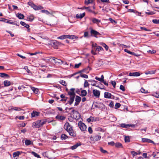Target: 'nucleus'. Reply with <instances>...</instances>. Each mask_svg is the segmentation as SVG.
Listing matches in <instances>:
<instances>
[{"label": "nucleus", "instance_id": "1", "mask_svg": "<svg viewBox=\"0 0 159 159\" xmlns=\"http://www.w3.org/2000/svg\"><path fill=\"white\" fill-rule=\"evenodd\" d=\"M65 129L69 133V135L72 136L75 135V133L74 132L72 127L70 125L68 122L65 123L64 125Z\"/></svg>", "mask_w": 159, "mask_h": 159}, {"label": "nucleus", "instance_id": "2", "mask_svg": "<svg viewBox=\"0 0 159 159\" xmlns=\"http://www.w3.org/2000/svg\"><path fill=\"white\" fill-rule=\"evenodd\" d=\"M49 44L51 45L54 48L57 49L59 45V42L56 40H52L50 41Z\"/></svg>", "mask_w": 159, "mask_h": 159}, {"label": "nucleus", "instance_id": "3", "mask_svg": "<svg viewBox=\"0 0 159 159\" xmlns=\"http://www.w3.org/2000/svg\"><path fill=\"white\" fill-rule=\"evenodd\" d=\"M49 61H54L55 63H58L59 65H61L63 63V61L60 59H57L55 57H53L50 58L49 59Z\"/></svg>", "mask_w": 159, "mask_h": 159}, {"label": "nucleus", "instance_id": "4", "mask_svg": "<svg viewBox=\"0 0 159 159\" xmlns=\"http://www.w3.org/2000/svg\"><path fill=\"white\" fill-rule=\"evenodd\" d=\"M78 125L79 127L82 131H84L86 129V126L82 122H79Z\"/></svg>", "mask_w": 159, "mask_h": 159}, {"label": "nucleus", "instance_id": "5", "mask_svg": "<svg viewBox=\"0 0 159 159\" xmlns=\"http://www.w3.org/2000/svg\"><path fill=\"white\" fill-rule=\"evenodd\" d=\"M90 29L91 30L90 32L91 34V36L95 37L96 38H97V35H101V34L100 33L95 30H93L92 28Z\"/></svg>", "mask_w": 159, "mask_h": 159}, {"label": "nucleus", "instance_id": "6", "mask_svg": "<svg viewBox=\"0 0 159 159\" xmlns=\"http://www.w3.org/2000/svg\"><path fill=\"white\" fill-rule=\"evenodd\" d=\"M120 126L123 128H128L130 127H134L135 125L134 124H126L125 123H122L120 124Z\"/></svg>", "mask_w": 159, "mask_h": 159}, {"label": "nucleus", "instance_id": "7", "mask_svg": "<svg viewBox=\"0 0 159 159\" xmlns=\"http://www.w3.org/2000/svg\"><path fill=\"white\" fill-rule=\"evenodd\" d=\"M32 127L34 128H39L41 127L40 122L38 120L32 123Z\"/></svg>", "mask_w": 159, "mask_h": 159}, {"label": "nucleus", "instance_id": "8", "mask_svg": "<svg viewBox=\"0 0 159 159\" xmlns=\"http://www.w3.org/2000/svg\"><path fill=\"white\" fill-rule=\"evenodd\" d=\"M93 93L95 97L97 98H99L100 97V92L97 89H93Z\"/></svg>", "mask_w": 159, "mask_h": 159}, {"label": "nucleus", "instance_id": "9", "mask_svg": "<svg viewBox=\"0 0 159 159\" xmlns=\"http://www.w3.org/2000/svg\"><path fill=\"white\" fill-rule=\"evenodd\" d=\"M20 24L22 26H25V27L27 29V31L28 32H30V26L29 25L27 24H26V23H25V22H23V21H20Z\"/></svg>", "mask_w": 159, "mask_h": 159}, {"label": "nucleus", "instance_id": "10", "mask_svg": "<svg viewBox=\"0 0 159 159\" xmlns=\"http://www.w3.org/2000/svg\"><path fill=\"white\" fill-rule=\"evenodd\" d=\"M75 89L74 88H71L70 89V91L68 92V94L70 96H75Z\"/></svg>", "mask_w": 159, "mask_h": 159}, {"label": "nucleus", "instance_id": "11", "mask_svg": "<svg viewBox=\"0 0 159 159\" xmlns=\"http://www.w3.org/2000/svg\"><path fill=\"white\" fill-rule=\"evenodd\" d=\"M101 136L98 135L96 134L93 136V137H92V138H93V140L94 141H97L99 140L101 138Z\"/></svg>", "mask_w": 159, "mask_h": 159}, {"label": "nucleus", "instance_id": "12", "mask_svg": "<svg viewBox=\"0 0 159 159\" xmlns=\"http://www.w3.org/2000/svg\"><path fill=\"white\" fill-rule=\"evenodd\" d=\"M142 141L143 143L147 142L151 143H154V142L153 141L148 139L143 138L142 139Z\"/></svg>", "mask_w": 159, "mask_h": 159}, {"label": "nucleus", "instance_id": "13", "mask_svg": "<svg viewBox=\"0 0 159 159\" xmlns=\"http://www.w3.org/2000/svg\"><path fill=\"white\" fill-rule=\"evenodd\" d=\"M56 118L59 120H63L66 119V117L63 116L57 115L56 116Z\"/></svg>", "mask_w": 159, "mask_h": 159}, {"label": "nucleus", "instance_id": "14", "mask_svg": "<svg viewBox=\"0 0 159 159\" xmlns=\"http://www.w3.org/2000/svg\"><path fill=\"white\" fill-rule=\"evenodd\" d=\"M1 21L7 23H9L11 24H14V23L12 22V21L4 18H2Z\"/></svg>", "mask_w": 159, "mask_h": 159}, {"label": "nucleus", "instance_id": "15", "mask_svg": "<svg viewBox=\"0 0 159 159\" xmlns=\"http://www.w3.org/2000/svg\"><path fill=\"white\" fill-rule=\"evenodd\" d=\"M111 94L109 93L105 92L104 93V97L106 98H111Z\"/></svg>", "mask_w": 159, "mask_h": 159}, {"label": "nucleus", "instance_id": "16", "mask_svg": "<svg viewBox=\"0 0 159 159\" xmlns=\"http://www.w3.org/2000/svg\"><path fill=\"white\" fill-rule=\"evenodd\" d=\"M140 75V74L139 72H130L129 73V75L130 76H139Z\"/></svg>", "mask_w": 159, "mask_h": 159}, {"label": "nucleus", "instance_id": "17", "mask_svg": "<svg viewBox=\"0 0 159 159\" xmlns=\"http://www.w3.org/2000/svg\"><path fill=\"white\" fill-rule=\"evenodd\" d=\"M39 112L36 111H33L31 114V117L37 116H39Z\"/></svg>", "mask_w": 159, "mask_h": 159}, {"label": "nucleus", "instance_id": "18", "mask_svg": "<svg viewBox=\"0 0 159 159\" xmlns=\"http://www.w3.org/2000/svg\"><path fill=\"white\" fill-rule=\"evenodd\" d=\"M81 145L80 143L79 142L76 143L75 145L71 147V149L72 150H74L76 149L78 146H80Z\"/></svg>", "mask_w": 159, "mask_h": 159}, {"label": "nucleus", "instance_id": "19", "mask_svg": "<svg viewBox=\"0 0 159 159\" xmlns=\"http://www.w3.org/2000/svg\"><path fill=\"white\" fill-rule=\"evenodd\" d=\"M73 116L74 118L78 119L80 117V114L78 111H76L74 113V114L73 115Z\"/></svg>", "mask_w": 159, "mask_h": 159}, {"label": "nucleus", "instance_id": "20", "mask_svg": "<svg viewBox=\"0 0 159 159\" xmlns=\"http://www.w3.org/2000/svg\"><path fill=\"white\" fill-rule=\"evenodd\" d=\"M22 153V152L17 151L16 152H14L13 153V157L14 158L16 157L19 156V155H20L21 153Z\"/></svg>", "mask_w": 159, "mask_h": 159}, {"label": "nucleus", "instance_id": "21", "mask_svg": "<svg viewBox=\"0 0 159 159\" xmlns=\"http://www.w3.org/2000/svg\"><path fill=\"white\" fill-rule=\"evenodd\" d=\"M67 38H69L71 39H76L78 38L77 36L75 35H67Z\"/></svg>", "mask_w": 159, "mask_h": 159}, {"label": "nucleus", "instance_id": "22", "mask_svg": "<svg viewBox=\"0 0 159 159\" xmlns=\"http://www.w3.org/2000/svg\"><path fill=\"white\" fill-rule=\"evenodd\" d=\"M75 97V96H70V100L68 101V103L70 105L72 104L74 101Z\"/></svg>", "mask_w": 159, "mask_h": 159}, {"label": "nucleus", "instance_id": "23", "mask_svg": "<svg viewBox=\"0 0 159 159\" xmlns=\"http://www.w3.org/2000/svg\"><path fill=\"white\" fill-rule=\"evenodd\" d=\"M85 15V13H83L81 14H77L76 15V17L77 18L81 19L83 18Z\"/></svg>", "mask_w": 159, "mask_h": 159}, {"label": "nucleus", "instance_id": "24", "mask_svg": "<svg viewBox=\"0 0 159 159\" xmlns=\"http://www.w3.org/2000/svg\"><path fill=\"white\" fill-rule=\"evenodd\" d=\"M124 51L125 52L129 54H131L132 55H133L134 56H138V55L136 54L134 52H130V51H129L127 49H125L124 50Z\"/></svg>", "mask_w": 159, "mask_h": 159}, {"label": "nucleus", "instance_id": "25", "mask_svg": "<svg viewBox=\"0 0 159 159\" xmlns=\"http://www.w3.org/2000/svg\"><path fill=\"white\" fill-rule=\"evenodd\" d=\"M81 94L80 95L82 97L85 96L87 94V92L85 90H82L81 92Z\"/></svg>", "mask_w": 159, "mask_h": 159}, {"label": "nucleus", "instance_id": "26", "mask_svg": "<svg viewBox=\"0 0 159 159\" xmlns=\"http://www.w3.org/2000/svg\"><path fill=\"white\" fill-rule=\"evenodd\" d=\"M28 4L32 7L34 10H35L36 7V5H35L32 2H28Z\"/></svg>", "mask_w": 159, "mask_h": 159}, {"label": "nucleus", "instance_id": "27", "mask_svg": "<svg viewBox=\"0 0 159 159\" xmlns=\"http://www.w3.org/2000/svg\"><path fill=\"white\" fill-rule=\"evenodd\" d=\"M3 84L4 86H8L10 85L11 82L8 80H5L4 81Z\"/></svg>", "mask_w": 159, "mask_h": 159}, {"label": "nucleus", "instance_id": "28", "mask_svg": "<svg viewBox=\"0 0 159 159\" xmlns=\"http://www.w3.org/2000/svg\"><path fill=\"white\" fill-rule=\"evenodd\" d=\"M156 72L155 70H150L147 71L145 72V74L146 75H148L149 74H154Z\"/></svg>", "mask_w": 159, "mask_h": 159}, {"label": "nucleus", "instance_id": "29", "mask_svg": "<svg viewBox=\"0 0 159 159\" xmlns=\"http://www.w3.org/2000/svg\"><path fill=\"white\" fill-rule=\"evenodd\" d=\"M16 16L20 19H22L24 18V15L23 14H21V13H18L16 15Z\"/></svg>", "mask_w": 159, "mask_h": 159}, {"label": "nucleus", "instance_id": "30", "mask_svg": "<svg viewBox=\"0 0 159 159\" xmlns=\"http://www.w3.org/2000/svg\"><path fill=\"white\" fill-rule=\"evenodd\" d=\"M40 122L41 127L42 126L47 122V120H39Z\"/></svg>", "mask_w": 159, "mask_h": 159}, {"label": "nucleus", "instance_id": "31", "mask_svg": "<svg viewBox=\"0 0 159 159\" xmlns=\"http://www.w3.org/2000/svg\"><path fill=\"white\" fill-rule=\"evenodd\" d=\"M115 145L116 147L117 148H122V144L119 142L116 143Z\"/></svg>", "mask_w": 159, "mask_h": 159}, {"label": "nucleus", "instance_id": "32", "mask_svg": "<svg viewBox=\"0 0 159 159\" xmlns=\"http://www.w3.org/2000/svg\"><path fill=\"white\" fill-rule=\"evenodd\" d=\"M99 108L103 109L105 107L104 105L102 102L98 103Z\"/></svg>", "mask_w": 159, "mask_h": 159}, {"label": "nucleus", "instance_id": "33", "mask_svg": "<svg viewBox=\"0 0 159 159\" xmlns=\"http://www.w3.org/2000/svg\"><path fill=\"white\" fill-rule=\"evenodd\" d=\"M67 38V35H62L57 38V39H64Z\"/></svg>", "mask_w": 159, "mask_h": 159}, {"label": "nucleus", "instance_id": "34", "mask_svg": "<svg viewBox=\"0 0 159 159\" xmlns=\"http://www.w3.org/2000/svg\"><path fill=\"white\" fill-rule=\"evenodd\" d=\"M43 7L41 6H36L35 10H39L43 9Z\"/></svg>", "mask_w": 159, "mask_h": 159}, {"label": "nucleus", "instance_id": "35", "mask_svg": "<svg viewBox=\"0 0 159 159\" xmlns=\"http://www.w3.org/2000/svg\"><path fill=\"white\" fill-rule=\"evenodd\" d=\"M94 120V117L92 116H90L89 118L87 119V121L89 123L91 121H93Z\"/></svg>", "mask_w": 159, "mask_h": 159}, {"label": "nucleus", "instance_id": "36", "mask_svg": "<svg viewBox=\"0 0 159 159\" xmlns=\"http://www.w3.org/2000/svg\"><path fill=\"white\" fill-rule=\"evenodd\" d=\"M0 76L2 77H8V75L3 73H0Z\"/></svg>", "mask_w": 159, "mask_h": 159}, {"label": "nucleus", "instance_id": "37", "mask_svg": "<svg viewBox=\"0 0 159 159\" xmlns=\"http://www.w3.org/2000/svg\"><path fill=\"white\" fill-rule=\"evenodd\" d=\"M81 98L78 96H76L75 98V101L76 102H80L81 101Z\"/></svg>", "mask_w": 159, "mask_h": 159}, {"label": "nucleus", "instance_id": "38", "mask_svg": "<svg viewBox=\"0 0 159 159\" xmlns=\"http://www.w3.org/2000/svg\"><path fill=\"white\" fill-rule=\"evenodd\" d=\"M31 154H32L34 157L38 158H40L41 157L39 154L34 152H31Z\"/></svg>", "mask_w": 159, "mask_h": 159}, {"label": "nucleus", "instance_id": "39", "mask_svg": "<svg viewBox=\"0 0 159 159\" xmlns=\"http://www.w3.org/2000/svg\"><path fill=\"white\" fill-rule=\"evenodd\" d=\"M68 138L67 136L65 134H62L61 135V139L62 140H65Z\"/></svg>", "mask_w": 159, "mask_h": 159}, {"label": "nucleus", "instance_id": "40", "mask_svg": "<svg viewBox=\"0 0 159 159\" xmlns=\"http://www.w3.org/2000/svg\"><path fill=\"white\" fill-rule=\"evenodd\" d=\"M153 95L156 98H159V91L153 93Z\"/></svg>", "mask_w": 159, "mask_h": 159}, {"label": "nucleus", "instance_id": "41", "mask_svg": "<svg viewBox=\"0 0 159 159\" xmlns=\"http://www.w3.org/2000/svg\"><path fill=\"white\" fill-rule=\"evenodd\" d=\"M92 21L93 23H98L100 22V21L99 20L97 19L96 18H93L92 20Z\"/></svg>", "mask_w": 159, "mask_h": 159}, {"label": "nucleus", "instance_id": "42", "mask_svg": "<svg viewBox=\"0 0 159 159\" xmlns=\"http://www.w3.org/2000/svg\"><path fill=\"white\" fill-rule=\"evenodd\" d=\"M121 105L119 103H116L115 106V109H117L118 108L120 107Z\"/></svg>", "mask_w": 159, "mask_h": 159}, {"label": "nucleus", "instance_id": "43", "mask_svg": "<svg viewBox=\"0 0 159 159\" xmlns=\"http://www.w3.org/2000/svg\"><path fill=\"white\" fill-rule=\"evenodd\" d=\"M41 11V12H42L43 13H45L46 14L48 15L50 14V12L48 10H42Z\"/></svg>", "mask_w": 159, "mask_h": 159}, {"label": "nucleus", "instance_id": "44", "mask_svg": "<svg viewBox=\"0 0 159 159\" xmlns=\"http://www.w3.org/2000/svg\"><path fill=\"white\" fill-rule=\"evenodd\" d=\"M25 143L26 145H29L31 144V142L29 140H26L25 141Z\"/></svg>", "mask_w": 159, "mask_h": 159}, {"label": "nucleus", "instance_id": "45", "mask_svg": "<svg viewBox=\"0 0 159 159\" xmlns=\"http://www.w3.org/2000/svg\"><path fill=\"white\" fill-rule=\"evenodd\" d=\"M125 142H129L130 139L129 136H125Z\"/></svg>", "mask_w": 159, "mask_h": 159}, {"label": "nucleus", "instance_id": "46", "mask_svg": "<svg viewBox=\"0 0 159 159\" xmlns=\"http://www.w3.org/2000/svg\"><path fill=\"white\" fill-rule=\"evenodd\" d=\"M89 84L88 83V82H87V80H85V82L84 84V87H87L88 86H89Z\"/></svg>", "mask_w": 159, "mask_h": 159}, {"label": "nucleus", "instance_id": "47", "mask_svg": "<svg viewBox=\"0 0 159 159\" xmlns=\"http://www.w3.org/2000/svg\"><path fill=\"white\" fill-rule=\"evenodd\" d=\"M96 129L97 130L99 131L102 132H105L104 130L101 127H98L96 128Z\"/></svg>", "mask_w": 159, "mask_h": 159}, {"label": "nucleus", "instance_id": "48", "mask_svg": "<svg viewBox=\"0 0 159 159\" xmlns=\"http://www.w3.org/2000/svg\"><path fill=\"white\" fill-rule=\"evenodd\" d=\"M80 76L82 78H84L86 79L88 78V76L87 75L83 74H80Z\"/></svg>", "mask_w": 159, "mask_h": 159}, {"label": "nucleus", "instance_id": "49", "mask_svg": "<svg viewBox=\"0 0 159 159\" xmlns=\"http://www.w3.org/2000/svg\"><path fill=\"white\" fill-rule=\"evenodd\" d=\"M59 82L63 86H66V81L63 80H61Z\"/></svg>", "mask_w": 159, "mask_h": 159}, {"label": "nucleus", "instance_id": "50", "mask_svg": "<svg viewBox=\"0 0 159 159\" xmlns=\"http://www.w3.org/2000/svg\"><path fill=\"white\" fill-rule=\"evenodd\" d=\"M24 69L28 73H30L31 72L30 70L28 69L27 66H25L24 68Z\"/></svg>", "mask_w": 159, "mask_h": 159}, {"label": "nucleus", "instance_id": "51", "mask_svg": "<svg viewBox=\"0 0 159 159\" xmlns=\"http://www.w3.org/2000/svg\"><path fill=\"white\" fill-rule=\"evenodd\" d=\"M96 50L98 51L99 52L103 50V48L102 47L98 46L97 47Z\"/></svg>", "mask_w": 159, "mask_h": 159}, {"label": "nucleus", "instance_id": "52", "mask_svg": "<svg viewBox=\"0 0 159 159\" xmlns=\"http://www.w3.org/2000/svg\"><path fill=\"white\" fill-rule=\"evenodd\" d=\"M14 110L16 111H20L22 110V109L20 108L19 107H14Z\"/></svg>", "mask_w": 159, "mask_h": 159}, {"label": "nucleus", "instance_id": "53", "mask_svg": "<svg viewBox=\"0 0 159 159\" xmlns=\"http://www.w3.org/2000/svg\"><path fill=\"white\" fill-rule=\"evenodd\" d=\"M152 21L154 24H159V20L154 19Z\"/></svg>", "mask_w": 159, "mask_h": 159}, {"label": "nucleus", "instance_id": "54", "mask_svg": "<svg viewBox=\"0 0 159 159\" xmlns=\"http://www.w3.org/2000/svg\"><path fill=\"white\" fill-rule=\"evenodd\" d=\"M109 20L111 21V23H112L113 24L115 23V24H116L117 23L116 21L115 20L112 19L111 18H109Z\"/></svg>", "mask_w": 159, "mask_h": 159}, {"label": "nucleus", "instance_id": "55", "mask_svg": "<svg viewBox=\"0 0 159 159\" xmlns=\"http://www.w3.org/2000/svg\"><path fill=\"white\" fill-rule=\"evenodd\" d=\"M147 12H146V13L147 14H148V15H153L154 14V13H153V12L152 11H151V12H150V11L148 10H147Z\"/></svg>", "mask_w": 159, "mask_h": 159}, {"label": "nucleus", "instance_id": "56", "mask_svg": "<svg viewBox=\"0 0 159 159\" xmlns=\"http://www.w3.org/2000/svg\"><path fill=\"white\" fill-rule=\"evenodd\" d=\"M140 91L142 93H148L147 91H146L143 88H142L140 89Z\"/></svg>", "mask_w": 159, "mask_h": 159}, {"label": "nucleus", "instance_id": "57", "mask_svg": "<svg viewBox=\"0 0 159 159\" xmlns=\"http://www.w3.org/2000/svg\"><path fill=\"white\" fill-rule=\"evenodd\" d=\"M102 46L105 48V49L107 51L108 50L109 48L108 47L107 45L105 43H103L102 44Z\"/></svg>", "mask_w": 159, "mask_h": 159}, {"label": "nucleus", "instance_id": "58", "mask_svg": "<svg viewBox=\"0 0 159 159\" xmlns=\"http://www.w3.org/2000/svg\"><path fill=\"white\" fill-rule=\"evenodd\" d=\"M120 90L123 91H124L125 90V87L122 85H120Z\"/></svg>", "mask_w": 159, "mask_h": 159}, {"label": "nucleus", "instance_id": "59", "mask_svg": "<svg viewBox=\"0 0 159 159\" xmlns=\"http://www.w3.org/2000/svg\"><path fill=\"white\" fill-rule=\"evenodd\" d=\"M25 88V87L24 86H20L18 87V89L19 90L22 89V90H24Z\"/></svg>", "mask_w": 159, "mask_h": 159}, {"label": "nucleus", "instance_id": "60", "mask_svg": "<svg viewBox=\"0 0 159 159\" xmlns=\"http://www.w3.org/2000/svg\"><path fill=\"white\" fill-rule=\"evenodd\" d=\"M93 2V0H88L87 2L85 1V3L86 4L88 5L89 4Z\"/></svg>", "mask_w": 159, "mask_h": 159}, {"label": "nucleus", "instance_id": "61", "mask_svg": "<svg viewBox=\"0 0 159 159\" xmlns=\"http://www.w3.org/2000/svg\"><path fill=\"white\" fill-rule=\"evenodd\" d=\"M100 151L103 153H106L107 152V151L104 150L102 148H100Z\"/></svg>", "mask_w": 159, "mask_h": 159}, {"label": "nucleus", "instance_id": "62", "mask_svg": "<svg viewBox=\"0 0 159 159\" xmlns=\"http://www.w3.org/2000/svg\"><path fill=\"white\" fill-rule=\"evenodd\" d=\"M81 62L79 63V64H75V68H78L79 67V66L81 65Z\"/></svg>", "mask_w": 159, "mask_h": 159}, {"label": "nucleus", "instance_id": "63", "mask_svg": "<svg viewBox=\"0 0 159 159\" xmlns=\"http://www.w3.org/2000/svg\"><path fill=\"white\" fill-rule=\"evenodd\" d=\"M111 83L114 88H115L116 85V82L115 81H111Z\"/></svg>", "mask_w": 159, "mask_h": 159}, {"label": "nucleus", "instance_id": "64", "mask_svg": "<svg viewBox=\"0 0 159 159\" xmlns=\"http://www.w3.org/2000/svg\"><path fill=\"white\" fill-rule=\"evenodd\" d=\"M109 106L111 108H112L114 107V103L112 101H111L109 104Z\"/></svg>", "mask_w": 159, "mask_h": 159}]
</instances>
